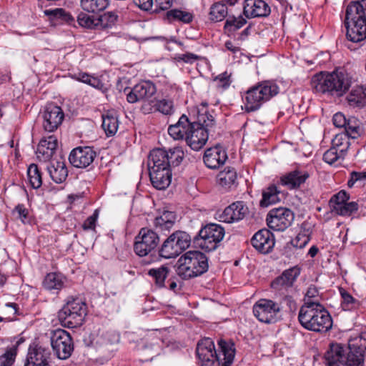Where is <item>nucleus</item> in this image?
Listing matches in <instances>:
<instances>
[{
    "label": "nucleus",
    "instance_id": "f257e3e1",
    "mask_svg": "<svg viewBox=\"0 0 366 366\" xmlns=\"http://www.w3.org/2000/svg\"><path fill=\"white\" fill-rule=\"evenodd\" d=\"M300 325L307 330L325 332L332 328V320L319 301H308L300 307L298 314Z\"/></svg>",
    "mask_w": 366,
    "mask_h": 366
},
{
    "label": "nucleus",
    "instance_id": "f03ea898",
    "mask_svg": "<svg viewBox=\"0 0 366 366\" xmlns=\"http://www.w3.org/2000/svg\"><path fill=\"white\" fill-rule=\"evenodd\" d=\"M351 85V78L346 70H321L311 79L312 89L318 93L342 96Z\"/></svg>",
    "mask_w": 366,
    "mask_h": 366
},
{
    "label": "nucleus",
    "instance_id": "7ed1b4c3",
    "mask_svg": "<svg viewBox=\"0 0 366 366\" xmlns=\"http://www.w3.org/2000/svg\"><path fill=\"white\" fill-rule=\"evenodd\" d=\"M300 274V268L297 266L292 267L285 269L271 282V288L285 302L289 312H294L297 307L292 295L295 291L294 284Z\"/></svg>",
    "mask_w": 366,
    "mask_h": 366
},
{
    "label": "nucleus",
    "instance_id": "20e7f679",
    "mask_svg": "<svg viewBox=\"0 0 366 366\" xmlns=\"http://www.w3.org/2000/svg\"><path fill=\"white\" fill-rule=\"evenodd\" d=\"M177 274L189 280L205 273L209 268L208 259L199 251H189L182 255L177 262Z\"/></svg>",
    "mask_w": 366,
    "mask_h": 366
},
{
    "label": "nucleus",
    "instance_id": "39448f33",
    "mask_svg": "<svg viewBox=\"0 0 366 366\" xmlns=\"http://www.w3.org/2000/svg\"><path fill=\"white\" fill-rule=\"evenodd\" d=\"M86 314L87 306L84 301L79 297H69L57 316L62 326L74 328L83 324Z\"/></svg>",
    "mask_w": 366,
    "mask_h": 366
},
{
    "label": "nucleus",
    "instance_id": "423d86ee",
    "mask_svg": "<svg viewBox=\"0 0 366 366\" xmlns=\"http://www.w3.org/2000/svg\"><path fill=\"white\" fill-rule=\"evenodd\" d=\"M279 86L270 80L262 81L248 89L245 94L247 111L254 112L279 93Z\"/></svg>",
    "mask_w": 366,
    "mask_h": 366
},
{
    "label": "nucleus",
    "instance_id": "0eeeda50",
    "mask_svg": "<svg viewBox=\"0 0 366 366\" xmlns=\"http://www.w3.org/2000/svg\"><path fill=\"white\" fill-rule=\"evenodd\" d=\"M191 241V237L187 232L176 230L159 246L158 254L167 259L176 258L189 247Z\"/></svg>",
    "mask_w": 366,
    "mask_h": 366
},
{
    "label": "nucleus",
    "instance_id": "6e6552de",
    "mask_svg": "<svg viewBox=\"0 0 366 366\" xmlns=\"http://www.w3.org/2000/svg\"><path fill=\"white\" fill-rule=\"evenodd\" d=\"M224 229L220 224H207L202 227L193 239L196 247L206 252L216 249L224 237Z\"/></svg>",
    "mask_w": 366,
    "mask_h": 366
},
{
    "label": "nucleus",
    "instance_id": "1a4fd4ad",
    "mask_svg": "<svg viewBox=\"0 0 366 366\" xmlns=\"http://www.w3.org/2000/svg\"><path fill=\"white\" fill-rule=\"evenodd\" d=\"M282 303L280 297L277 301L270 299H260L253 306L254 316L262 322L272 324L282 319Z\"/></svg>",
    "mask_w": 366,
    "mask_h": 366
},
{
    "label": "nucleus",
    "instance_id": "9d476101",
    "mask_svg": "<svg viewBox=\"0 0 366 366\" xmlns=\"http://www.w3.org/2000/svg\"><path fill=\"white\" fill-rule=\"evenodd\" d=\"M159 236L152 229L142 227L135 237L134 251L139 257H145L158 249Z\"/></svg>",
    "mask_w": 366,
    "mask_h": 366
},
{
    "label": "nucleus",
    "instance_id": "9b49d317",
    "mask_svg": "<svg viewBox=\"0 0 366 366\" xmlns=\"http://www.w3.org/2000/svg\"><path fill=\"white\" fill-rule=\"evenodd\" d=\"M156 92L154 84L150 81H143L136 84L131 92L127 94V99L129 103H135L139 101H144V104L142 107L144 112L150 113L152 108L147 102H154L150 100Z\"/></svg>",
    "mask_w": 366,
    "mask_h": 366
},
{
    "label": "nucleus",
    "instance_id": "f8f14e48",
    "mask_svg": "<svg viewBox=\"0 0 366 366\" xmlns=\"http://www.w3.org/2000/svg\"><path fill=\"white\" fill-rule=\"evenodd\" d=\"M51 345L58 358L61 360L69 357L74 350L71 337L64 330H56L52 332Z\"/></svg>",
    "mask_w": 366,
    "mask_h": 366
},
{
    "label": "nucleus",
    "instance_id": "ddd939ff",
    "mask_svg": "<svg viewBox=\"0 0 366 366\" xmlns=\"http://www.w3.org/2000/svg\"><path fill=\"white\" fill-rule=\"evenodd\" d=\"M295 218L292 210L279 207L271 209L267 216L268 227L274 231H284L290 227Z\"/></svg>",
    "mask_w": 366,
    "mask_h": 366
},
{
    "label": "nucleus",
    "instance_id": "4468645a",
    "mask_svg": "<svg viewBox=\"0 0 366 366\" xmlns=\"http://www.w3.org/2000/svg\"><path fill=\"white\" fill-rule=\"evenodd\" d=\"M97 157L96 152L90 147H78L71 150L69 156L70 164L76 168L88 167Z\"/></svg>",
    "mask_w": 366,
    "mask_h": 366
},
{
    "label": "nucleus",
    "instance_id": "2eb2a0df",
    "mask_svg": "<svg viewBox=\"0 0 366 366\" xmlns=\"http://www.w3.org/2000/svg\"><path fill=\"white\" fill-rule=\"evenodd\" d=\"M64 114L61 108L54 104L46 106L43 113V128L45 131L52 132L61 124Z\"/></svg>",
    "mask_w": 366,
    "mask_h": 366
},
{
    "label": "nucleus",
    "instance_id": "dca6fc26",
    "mask_svg": "<svg viewBox=\"0 0 366 366\" xmlns=\"http://www.w3.org/2000/svg\"><path fill=\"white\" fill-rule=\"evenodd\" d=\"M214 342L210 338L201 340L197 346V355L202 362V366H218L214 357L216 354Z\"/></svg>",
    "mask_w": 366,
    "mask_h": 366
},
{
    "label": "nucleus",
    "instance_id": "f3484780",
    "mask_svg": "<svg viewBox=\"0 0 366 366\" xmlns=\"http://www.w3.org/2000/svg\"><path fill=\"white\" fill-rule=\"evenodd\" d=\"M273 234L267 229L257 232L251 239L252 245L260 253H269L274 246Z\"/></svg>",
    "mask_w": 366,
    "mask_h": 366
},
{
    "label": "nucleus",
    "instance_id": "a211bd4d",
    "mask_svg": "<svg viewBox=\"0 0 366 366\" xmlns=\"http://www.w3.org/2000/svg\"><path fill=\"white\" fill-rule=\"evenodd\" d=\"M248 207L244 202L238 201L227 207L220 214V221L232 223L244 219L248 213Z\"/></svg>",
    "mask_w": 366,
    "mask_h": 366
},
{
    "label": "nucleus",
    "instance_id": "6ab92c4d",
    "mask_svg": "<svg viewBox=\"0 0 366 366\" xmlns=\"http://www.w3.org/2000/svg\"><path fill=\"white\" fill-rule=\"evenodd\" d=\"M50 351L42 346L30 347L24 366H50Z\"/></svg>",
    "mask_w": 366,
    "mask_h": 366
},
{
    "label": "nucleus",
    "instance_id": "aec40b11",
    "mask_svg": "<svg viewBox=\"0 0 366 366\" xmlns=\"http://www.w3.org/2000/svg\"><path fill=\"white\" fill-rule=\"evenodd\" d=\"M348 350L340 343H331L325 354L326 366H341L345 364L346 352Z\"/></svg>",
    "mask_w": 366,
    "mask_h": 366
},
{
    "label": "nucleus",
    "instance_id": "412c9836",
    "mask_svg": "<svg viewBox=\"0 0 366 366\" xmlns=\"http://www.w3.org/2000/svg\"><path fill=\"white\" fill-rule=\"evenodd\" d=\"M152 184L157 189H165L169 187L172 180V171L170 168L160 167L148 168Z\"/></svg>",
    "mask_w": 366,
    "mask_h": 366
},
{
    "label": "nucleus",
    "instance_id": "4be33fe9",
    "mask_svg": "<svg viewBox=\"0 0 366 366\" xmlns=\"http://www.w3.org/2000/svg\"><path fill=\"white\" fill-rule=\"evenodd\" d=\"M218 345L220 349L219 352L216 351L214 357L217 359L218 366H231L235 355L234 344L232 342H227L223 340L218 341Z\"/></svg>",
    "mask_w": 366,
    "mask_h": 366
},
{
    "label": "nucleus",
    "instance_id": "5701e85b",
    "mask_svg": "<svg viewBox=\"0 0 366 366\" xmlns=\"http://www.w3.org/2000/svg\"><path fill=\"white\" fill-rule=\"evenodd\" d=\"M243 13L247 18L267 16L270 14V7L263 0H245Z\"/></svg>",
    "mask_w": 366,
    "mask_h": 366
},
{
    "label": "nucleus",
    "instance_id": "b1692460",
    "mask_svg": "<svg viewBox=\"0 0 366 366\" xmlns=\"http://www.w3.org/2000/svg\"><path fill=\"white\" fill-rule=\"evenodd\" d=\"M193 126L194 127L190 129L189 134L186 136L185 141L192 149L198 151L205 145L209 133L203 127H197L195 124Z\"/></svg>",
    "mask_w": 366,
    "mask_h": 366
},
{
    "label": "nucleus",
    "instance_id": "393cba45",
    "mask_svg": "<svg viewBox=\"0 0 366 366\" xmlns=\"http://www.w3.org/2000/svg\"><path fill=\"white\" fill-rule=\"evenodd\" d=\"M310 177V174L305 170L295 169L280 178V184L289 189H297Z\"/></svg>",
    "mask_w": 366,
    "mask_h": 366
},
{
    "label": "nucleus",
    "instance_id": "a878e982",
    "mask_svg": "<svg viewBox=\"0 0 366 366\" xmlns=\"http://www.w3.org/2000/svg\"><path fill=\"white\" fill-rule=\"evenodd\" d=\"M227 159V152L219 146L207 149L204 152V162L210 169L219 168Z\"/></svg>",
    "mask_w": 366,
    "mask_h": 366
},
{
    "label": "nucleus",
    "instance_id": "bb28decb",
    "mask_svg": "<svg viewBox=\"0 0 366 366\" xmlns=\"http://www.w3.org/2000/svg\"><path fill=\"white\" fill-rule=\"evenodd\" d=\"M46 170L51 179L56 183H61L68 176V169L62 157L52 159L46 166Z\"/></svg>",
    "mask_w": 366,
    "mask_h": 366
},
{
    "label": "nucleus",
    "instance_id": "cd10ccee",
    "mask_svg": "<svg viewBox=\"0 0 366 366\" xmlns=\"http://www.w3.org/2000/svg\"><path fill=\"white\" fill-rule=\"evenodd\" d=\"M347 39L355 43L366 39V20L345 23Z\"/></svg>",
    "mask_w": 366,
    "mask_h": 366
},
{
    "label": "nucleus",
    "instance_id": "c85d7f7f",
    "mask_svg": "<svg viewBox=\"0 0 366 366\" xmlns=\"http://www.w3.org/2000/svg\"><path fill=\"white\" fill-rule=\"evenodd\" d=\"M194 124V122H190L188 117L183 114L176 124L169 127L168 133L175 140L185 139Z\"/></svg>",
    "mask_w": 366,
    "mask_h": 366
},
{
    "label": "nucleus",
    "instance_id": "c756f323",
    "mask_svg": "<svg viewBox=\"0 0 366 366\" xmlns=\"http://www.w3.org/2000/svg\"><path fill=\"white\" fill-rule=\"evenodd\" d=\"M177 215L174 212L165 210L159 216L154 218L153 224L155 230L164 234L169 233L174 227Z\"/></svg>",
    "mask_w": 366,
    "mask_h": 366
},
{
    "label": "nucleus",
    "instance_id": "7c9ffc66",
    "mask_svg": "<svg viewBox=\"0 0 366 366\" xmlns=\"http://www.w3.org/2000/svg\"><path fill=\"white\" fill-rule=\"evenodd\" d=\"M366 9L359 0L350 2L346 8L345 23L366 20Z\"/></svg>",
    "mask_w": 366,
    "mask_h": 366
},
{
    "label": "nucleus",
    "instance_id": "2f4dec72",
    "mask_svg": "<svg viewBox=\"0 0 366 366\" xmlns=\"http://www.w3.org/2000/svg\"><path fill=\"white\" fill-rule=\"evenodd\" d=\"M43 13L51 23L71 24L74 22V18L71 14L62 8L45 9Z\"/></svg>",
    "mask_w": 366,
    "mask_h": 366
},
{
    "label": "nucleus",
    "instance_id": "473e14b6",
    "mask_svg": "<svg viewBox=\"0 0 366 366\" xmlns=\"http://www.w3.org/2000/svg\"><path fill=\"white\" fill-rule=\"evenodd\" d=\"M148 168H170L167 151L157 148L152 150L148 157Z\"/></svg>",
    "mask_w": 366,
    "mask_h": 366
},
{
    "label": "nucleus",
    "instance_id": "72a5a7b5",
    "mask_svg": "<svg viewBox=\"0 0 366 366\" xmlns=\"http://www.w3.org/2000/svg\"><path fill=\"white\" fill-rule=\"evenodd\" d=\"M237 174L234 168L227 167L219 172L217 177L219 184L225 189H230L237 184Z\"/></svg>",
    "mask_w": 366,
    "mask_h": 366
},
{
    "label": "nucleus",
    "instance_id": "f704fd0d",
    "mask_svg": "<svg viewBox=\"0 0 366 366\" xmlns=\"http://www.w3.org/2000/svg\"><path fill=\"white\" fill-rule=\"evenodd\" d=\"M347 100L351 106L364 107L366 105V84L354 87L347 96Z\"/></svg>",
    "mask_w": 366,
    "mask_h": 366
},
{
    "label": "nucleus",
    "instance_id": "c9c22d12",
    "mask_svg": "<svg viewBox=\"0 0 366 366\" xmlns=\"http://www.w3.org/2000/svg\"><path fill=\"white\" fill-rule=\"evenodd\" d=\"M364 364L363 351L360 347H350L346 352L345 365L347 366H362Z\"/></svg>",
    "mask_w": 366,
    "mask_h": 366
},
{
    "label": "nucleus",
    "instance_id": "e433bc0d",
    "mask_svg": "<svg viewBox=\"0 0 366 366\" xmlns=\"http://www.w3.org/2000/svg\"><path fill=\"white\" fill-rule=\"evenodd\" d=\"M64 282L65 278L60 273L51 272L45 277L43 285L48 290H60L63 288Z\"/></svg>",
    "mask_w": 366,
    "mask_h": 366
},
{
    "label": "nucleus",
    "instance_id": "4c0bfd02",
    "mask_svg": "<svg viewBox=\"0 0 366 366\" xmlns=\"http://www.w3.org/2000/svg\"><path fill=\"white\" fill-rule=\"evenodd\" d=\"M170 272L169 268L166 265H162L157 268H152L148 271V274L152 278L156 286L162 288L165 287V280Z\"/></svg>",
    "mask_w": 366,
    "mask_h": 366
},
{
    "label": "nucleus",
    "instance_id": "58836bf2",
    "mask_svg": "<svg viewBox=\"0 0 366 366\" xmlns=\"http://www.w3.org/2000/svg\"><path fill=\"white\" fill-rule=\"evenodd\" d=\"M102 128L105 131L107 136L115 134L119 127V122L115 113L108 112L105 115L102 116Z\"/></svg>",
    "mask_w": 366,
    "mask_h": 366
},
{
    "label": "nucleus",
    "instance_id": "ea45409f",
    "mask_svg": "<svg viewBox=\"0 0 366 366\" xmlns=\"http://www.w3.org/2000/svg\"><path fill=\"white\" fill-rule=\"evenodd\" d=\"M118 20L114 11H108L96 18L97 29H107L113 27Z\"/></svg>",
    "mask_w": 366,
    "mask_h": 366
},
{
    "label": "nucleus",
    "instance_id": "a19ab883",
    "mask_svg": "<svg viewBox=\"0 0 366 366\" xmlns=\"http://www.w3.org/2000/svg\"><path fill=\"white\" fill-rule=\"evenodd\" d=\"M166 17L169 22L181 21L184 24H189L192 21L194 16L189 11L174 9L168 11Z\"/></svg>",
    "mask_w": 366,
    "mask_h": 366
},
{
    "label": "nucleus",
    "instance_id": "79ce46f5",
    "mask_svg": "<svg viewBox=\"0 0 366 366\" xmlns=\"http://www.w3.org/2000/svg\"><path fill=\"white\" fill-rule=\"evenodd\" d=\"M279 194L280 192L277 190V187L274 184L270 185L262 192V199L260 201V206L267 207L269 205L280 202Z\"/></svg>",
    "mask_w": 366,
    "mask_h": 366
},
{
    "label": "nucleus",
    "instance_id": "37998d69",
    "mask_svg": "<svg viewBox=\"0 0 366 366\" xmlns=\"http://www.w3.org/2000/svg\"><path fill=\"white\" fill-rule=\"evenodd\" d=\"M228 14L226 4L216 2L213 4L209 10V19L212 21L219 22L222 21Z\"/></svg>",
    "mask_w": 366,
    "mask_h": 366
},
{
    "label": "nucleus",
    "instance_id": "c03bdc74",
    "mask_svg": "<svg viewBox=\"0 0 366 366\" xmlns=\"http://www.w3.org/2000/svg\"><path fill=\"white\" fill-rule=\"evenodd\" d=\"M80 4L83 10L95 13L105 9L109 5V0H81Z\"/></svg>",
    "mask_w": 366,
    "mask_h": 366
},
{
    "label": "nucleus",
    "instance_id": "a18cd8bd",
    "mask_svg": "<svg viewBox=\"0 0 366 366\" xmlns=\"http://www.w3.org/2000/svg\"><path fill=\"white\" fill-rule=\"evenodd\" d=\"M73 73H70L69 76L79 81L91 85L94 87H99L101 85V81L99 78L92 76L86 72H82L80 70H73Z\"/></svg>",
    "mask_w": 366,
    "mask_h": 366
},
{
    "label": "nucleus",
    "instance_id": "49530a36",
    "mask_svg": "<svg viewBox=\"0 0 366 366\" xmlns=\"http://www.w3.org/2000/svg\"><path fill=\"white\" fill-rule=\"evenodd\" d=\"M340 293L342 297L341 307L343 310L351 311L359 307V301L353 297L347 291L340 288Z\"/></svg>",
    "mask_w": 366,
    "mask_h": 366
},
{
    "label": "nucleus",
    "instance_id": "de8ad7c7",
    "mask_svg": "<svg viewBox=\"0 0 366 366\" xmlns=\"http://www.w3.org/2000/svg\"><path fill=\"white\" fill-rule=\"evenodd\" d=\"M246 23L247 20L242 16L238 17L229 16L225 21L224 29L225 32L233 33L242 28Z\"/></svg>",
    "mask_w": 366,
    "mask_h": 366
},
{
    "label": "nucleus",
    "instance_id": "09e8293b",
    "mask_svg": "<svg viewBox=\"0 0 366 366\" xmlns=\"http://www.w3.org/2000/svg\"><path fill=\"white\" fill-rule=\"evenodd\" d=\"M27 174L31 186L34 189H39L42 184V178L38 166L35 164H31L28 168Z\"/></svg>",
    "mask_w": 366,
    "mask_h": 366
},
{
    "label": "nucleus",
    "instance_id": "8fccbe9b",
    "mask_svg": "<svg viewBox=\"0 0 366 366\" xmlns=\"http://www.w3.org/2000/svg\"><path fill=\"white\" fill-rule=\"evenodd\" d=\"M350 137L343 132L335 135L332 139V147L336 148L340 152L347 153L350 146Z\"/></svg>",
    "mask_w": 366,
    "mask_h": 366
},
{
    "label": "nucleus",
    "instance_id": "3c124183",
    "mask_svg": "<svg viewBox=\"0 0 366 366\" xmlns=\"http://www.w3.org/2000/svg\"><path fill=\"white\" fill-rule=\"evenodd\" d=\"M212 81L218 89L225 90L229 87L233 81L232 73L225 70L224 72L213 76Z\"/></svg>",
    "mask_w": 366,
    "mask_h": 366
},
{
    "label": "nucleus",
    "instance_id": "603ef678",
    "mask_svg": "<svg viewBox=\"0 0 366 366\" xmlns=\"http://www.w3.org/2000/svg\"><path fill=\"white\" fill-rule=\"evenodd\" d=\"M344 128L345 131L343 132L347 134L350 139H355L360 136L361 129L359 122L354 117L347 119V122Z\"/></svg>",
    "mask_w": 366,
    "mask_h": 366
},
{
    "label": "nucleus",
    "instance_id": "864d4df0",
    "mask_svg": "<svg viewBox=\"0 0 366 366\" xmlns=\"http://www.w3.org/2000/svg\"><path fill=\"white\" fill-rule=\"evenodd\" d=\"M197 127H201L207 130L209 133L210 128L214 124V119L213 116L207 111L204 112H199L197 117V122H194Z\"/></svg>",
    "mask_w": 366,
    "mask_h": 366
},
{
    "label": "nucleus",
    "instance_id": "5fc2aeb1",
    "mask_svg": "<svg viewBox=\"0 0 366 366\" xmlns=\"http://www.w3.org/2000/svg\"><path fill=\"white\" fill-rule=\"evenodd\" d=\"M168 152V159L169 160L170 167L178 166L184 157V152L182 147H174L169 149Z\"/></svg>",
    "mask_w": 366,
    "mask_h": 366
},
{
    "label": "nucleus",
    "instance_id": "6e6d98bb",
    "mask_svg": "<svg viewBox=\"0 0 366 366\" xmlns=\"http://www.w3.org/2000/svg\"><path fill=\"white\" fill-rule=\"evenodd\" d=\"M55 151L46 147L45 141H40L36 150L37 158L41 162L51 160Z\"/></svg>",
    "mask_w": 366,
    "mask_h": 366
},
{
    "label": "nucleus",
    "instance_id": "4d7b16f0",
    "mask_svg": "<svg viewBox=\"0 0 366 366\" xmlns=\"http://www.w3.org/2000/svg\"><path fill=\"white\" fill-rule=\"evenodd\" d=\"M330 54L328 52H322L316 57L307 61V66L315 65L316 67H331Z\"/></svg>",
    "mask_w": 366,
    "mask_h": 366
},
{
    "label": "nucleus",
    "instance_id": "13d9d810",
    "mask_svg": "<svg viewBox=\"0 0 366 366\" xmlns=\"http://www.w3.org/2000/svg\"><path fill=\"white\" fill-rule=\"evenodd\" d=\"M350 199L349 194L345 191L341 190L334 194L330 200V204L332 210L334 212L338 207L346 203Z\"/></svg>",
    "mask_w": 366,
    "mask_h": 366
},
{
    "label": "nucleus",
    "instance_id": "bf43d9fd",
    "mask_svg": "<svg viewBox=\"0 0 366 366\" xmlns=\"http://www.w3.org/2000/svg\"><path fill=\"white\" fill-rule=\"evenodd\" d=\"M345 153L339 152L338 149L332 146L323 154V160L329 164H332L340 159H344Z\"/></svg>",
    "mask_w": 366,
    "mask_h": 366
},
{
    "label": "nucleus",
    "instance_id": "052dcab7",
    "mask_svg": "<svg viewBox=\"0 0 366 366\" xmlns=\"http://www.w3.org/2000/svg\"><path fill=\"white\" fill-rule=\"evenodd\" d=\"M358 204L356 202H346L338 207L334 212L341 216H350L353 212L357 211Z\"/></svg>",
    "mask_w": 366,
    "mask_h": 366
},
{
    "label": "nucleus",
    "instance_id": "680f3d73",
    "mask_svg": "<svg viewBox=\"0 0 366 366\" xmlns=\"http://www.w3.org/2000/svg\"><path fill=\"white\" fill-rule=\"evenodd\" d=\"M96 18L85 13H80L77 16V21L82 27L97 29Z\"/></svg>",
    "mask_w": 366,
    "mask_h": 366
},
{
    "label": "nucleus",
    "instance_id": "e2e57ef3",
    "mask_svg": "<svg viewBox=\"0 0 366 366\" xmlns=\"http://www.w3.org/2000/svg\"><path fill=\"white\" fill-rule=\"evenodd\" d=\"M152 108V111H159L164 114H169L173 108L172 102L169 100L162 99L157 101L154 106H150Z\"/></svg>",
    "mask_w": 366,
    "mask_h": 366
},
{
    "label": "nucleus",
    "instance_id": "0e129e2a",
    "mask_svg": "<svg viewBox=\"0 0 366 366\" xmlns=\"http://www.w3.org/2000/svg\"><path fill=\"white\" fill-rule=\"evenodd\" d=\"M16 356V348L13 347L0 357L1 366H11Z\"/></svg>",
    "mask_w": 366,
    "mask_h": 366
},
{
    "label": "nucleus",
    "instance_id": "69168bd1",
    "mask_svg": "<svg viewBox=\"0 0 366 366\" xmlns=\"http://www.w3.org/2000/svg\"><path fill=\"white\" fill-rule=\"evenodd\" d=\"M310 236L306 233H299L294 239L290 242L291 244L298 249L305 247L310 242Z\"/></svg>",
    "mask_w": 366,
    "mask_h": 366
},
{
    "label": "nucleus",
    "instance_id": "338daca9",
    "mask_svg": "<svg viewBox=\"0 0 366 366\" xmlns=\"http://www.w3.org/2000/svg\"><path fill=\"white\" fill-rule=\"evenodd\" d=\"M182 60L186 63H192L198 61L197 66L206 67L208 65L207 60L205 58L198 56L193 54L187 53L182 56Z\"/></svg>",
    "mask_w": 366,
    "mask_h": 366
},
{
    "label": "nucleus",
    "instance_id": "774afa93",
    "mask_svg": "<svg viewBox=\"0 0 366 366\" xmlns=\"http://www.w3.org/2000/svg\"><path fill=\"white\" fill-rule=\"evenodd\" d=\"M366 180V172H352L347 181V186L352 187L357 182H364Z\"/></svg>",
    "mask_w": 366,
    "mask_h": 366
}]
</instances>
